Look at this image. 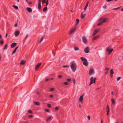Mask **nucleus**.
Wrapping results in <instances>:
<instances>
[{
  "label": "nucleus",
  "mask_w": 123,
  "mask_h": 123,
  "mask_svg": "<svg viewBox=\"0 0 123 123\" xmlns=\"http://www.w3.org/2000/svg\"><path fill=\"white\" fill-rule=\"evenodd\" d=\"M120 7H119L117 8H114L112 9H111V10H117V9H119Z\"/></svg>",
  "instance_id": "c756f323"
},
{
  "label": "nucleus",
  "mask_w": 123,
  "mask_h": 123,
  "mask_svg": "<svg viewBox=\"0 0 123 123\" xmlns=\"http://www.w3.org/2000/svg\"><path fill=\"white\" fill-rule=\"evenodd\" d=\"M18 25V24H17V23H16L15 24V27H17V26Z\"/></svg>",
  "instance_id": "680f3d73"
},
{
  "label": "nucleus",
  "mask_w": 123,
  "mask_h": 123,
  "mask_svg": "<svg viewBox=\"0 0 123 123\" xmlns=\"http://www.w3.org/2000/svg\"><path fill=\"white\" fill-rule=\"evenodd\" d=\"M80 59L82 61H84L83 63L84 66H88V62H87V60L86 59L82 57H80Z\"/></svg>",
  "instance_id": "f257e3e1"
},
{
  "label": "nucleus",
  "mask_w": 123,
  "mask_h": 123,
  "mask_svg": "<svg viewBox=\"0 0 123 123\" xmlns=\"http://www.w3.org/2000/svg\"><path fill=\"white\" fill-rule=\"evenodd\" d=\"M67 80L68 82H70L71 80V79H67Z\"/></svg>",
  "instance_id": "c03bdc74"
},
{
  "label": "nucleus",
  "mask_w": 123,
  "mask_h": 123,
  "mask_svg": "<svg viewBox=\"0 0 123 123\" xmlns=\"http://www.w3.org/2000/svg\"><path fill=\"white\" fill-rule=\"evenodd\" d=\"M71 68L72 71L74 72L75 71L76 69V65L75 64V65L74 64H72L71 65Z\"/></svg>",
  "instance_id": "20e7f679"
},
{
  "label": "nucleus",
  "mask_w": 123,
  "mask_h": 123,
  "mask_svg": "<svg viewBox=\"0 0 123 123\" xmlns=\"http://www.w3.org/2000/svg\"><path fill=\"white\" fill-rule=\"evenodd\" d=\"M42 0H38V8L39 10H41V3Z\"/></svg>",
  "instance_id": "0eeeda50"
},
{
  "label": "nucleus",
  "mask_w": 123,
  "mask_h": 123,
  "mask_svg": "<svg viewBox=\"0 0 123 123\" xmlns=\"http://www.w3.org/2000/svg\"><path fill=\"white\" fill-rule=\"evenodd\" d=\"M47 106L49 108H50L51 107V105L50 104H48L47 105Z\"/></svg>",
  "instance_id": "f704fd0d"
},
{
  "label": "nucleus",
  "mask_w": 123,
  "mask_h": 123,
  "mask_svg": "<svg viewBox=\"0 0 123 123\" xmlns=\"http://www.w3.org/2000/svg\"><path fill=\"white\" fill-rule=\"evenodd\" d=\"M103 23H102V22H100V23H98V24H97V25H98V26H99V25H101Z\"/></svg>",
  "instance_id": "473e14b6"
},
{
  "label": "nucleus",
  "mask_w": 123,
  "mask_h": 123,
  "mask_svg": "<svg viewBox=\"0 0 123 123\" xmlns=\"http://www.w3.org/2000/svg\"><path fill=\"white\" fill-rule=\"evenodd\" d=\"M29 37V36L28 34L26 35V37L25 38V39H27Z\"/></svg>",
  "instance_id": "3c124183"
},
{
  "label": "nucleus",
  "mask_w": 123,
  "mask_h": 123,
  "mask_svg": "<svg viewBox=\"0 0 123 123\" xmlns=\"http://www.w3.org/2000/svg\"><path fill=\"white\" fill-rule=\"evenodd\" d=\"M120 79H121V77H119L117 78V80H120Z\"/></svg>",
  "instance_id": "864d4df0"
},
{
  "label": "nucleus",
  "mask_w": 123,
  "mask_h": 123,
  "mask_svg": "<svg viewBox=\"0 0 123 123\" xmlns=\"http://www.w3.org/2000/svg\"><path fill=\"white\" fill-rule=\"evenodd\" d=\"M110 73L111 74H114V72L112 69H111L110 70Z\"/></svg>",
  "instance_id": "393cba45"
},
{
  "label": "nucleus",
  "mask_w": 123,
  "mask_h": 123,
  "mask_svg": "<svg viewBox=\"0 0 123 123\" xmlns=\"http://www.w3.org/2000/svg\"><path fill=\"white\" fill-rule=\"evenodd\" d=\"M28 112L30 113H32V111L30 110L28 111Z\"/></svg>",
  "instance_id": "49530a36"
},
{
  "label": "nucleus",
  "mask_w": 123,
  "mask_h": 123,
  "mask_svg": "<svg viewBox=\"0 0 123 123\" xmlns=\"http://www.w3.org/2000/svg\"><path fill=\"white\" fill-rule=\"evenodd\" d=\"M47 9V7L46 6L44 7L43 8V12H45L46 11Z\"/></svg>",
  "instance_id": "5701e85b"
},
{
  "label": "nucleus",
  "mask_w": 123,
  "mask_h": 123,
  "mask_svg": "<svg viewBox=\"0 0 123 123\" xmlns=\"http://www.w3.org/2000/svg\"><path fill=\"white\" fill-rule=\"evenodd\" d=\"M20 32L19 31H16L14 33V35L15 36H17L19 35Z\"/></svg>",
  "instance_id": "4468645a"
},
{
  "label": "nucleus",
  "mask_w": 123,
  "mask_h": 123,
  "mask_svg": "<svg viewBox=\"0 0 123 123\" xmlns=\"http://www.w3.org/2000/svg\"><path fill=\"white\" fill-rule=\"evenodd\" d=\"M113 0H106V1L108 2H110L111 1H113Z\"/></svg>",
  "instance_id": "6e6d98bb"
},
{
  "label": "nucleus",
  "mask_w": 123,
  "mask_h": 123,
  "mask_svg": "<svg viewBox=\"0 0 123 123\" xmlns=\"http://www.w3.org/2000/svg\"><path fill=\"white\" fill-rule=\"evenodd\" d=\"M110 48L109 47L107 48L106 49V50L107 51H108V54H110L111 53L113 50V49H112L110 50H109Z\"/></svg>",
  "instance_id": "1a4fd4ad"
},
{
  "label": "nucleus",
  "mask_w": 123,
  "mask_h": 123,
  "mask_svg": "<svg viewBox=\"0 0 123 123\" xmlns=\"http://www.w3.org/2000/svg\"><path fill=\"white\" fill-rule=\"evenodd\" d=\"M111 100L112 101V104L114 105H115V101L114 99L113 98L112 99H111Z\"/></svg>",
  "instance_id": "b1692460"
},
{
  "label": "nucleus",
  "mask_w": 123,
  "mask_h": 123,
  "mask_svg": "<svg viewBox=\"0 0 123 123\" xmlns=\"http://www.w3.org/2000/svg\"><path fill=\"white\" fill-rule=\"evenodd\" d=\"M13 7H14V8H15L17 10L18 9V7L16 6L13 5Z\"/></svg>",
  "instance_id": "bb28decb"
},
{
  "label": "nucleus",
  "mask_w": 123,
  "mask_h": 123,
  "mask_svg": "<svg viewBox=\"0 0 123 123\" xmlns=\"http://www.w3.org/2000/svg\"><path fill=\"white\" fill-rule=\"evenodd\" d=\"M110 76L111 77V78H112L113 76V74H110Z\"/></svg>",
  "instance_id": "e2e57ef3"
},
{
  "label": "nucleus",
  "mask_w": 123,
  "mask_h": 123,
  "mask_svg": "<svg viewBox=\"0 0 123 123\" xmlns=\"http://www.w3.org/2000/svg\"><path fill=\"white\" fill-rule=\"evenodd\" d=\"M108 73V71H107L105 73V74H107Z\"/></svg>",
  "instance_id": "338daca9"
},
{
  "label": "nucleus",
  "mask_w": 123,
  "mask_h": 123,
  "mask_svg": "<svg viewBox=\"0 0 123 123\" xmlns=\"http://www.w3.org/2000/svg\"><path fill=\"white\" fill-rule=\"evenodd\" d=\"M64 84L65 85H68V83L67 82H64Z\"/></svg>",
  "instance_id": "c9c22d12"
},
{
  "label": "nucleus",
  "mask_w": 123,
  "mask_h": 123,
  "mask_svg": "<svg viewBox=\"0 0 123 123\" xmlns=\"http://www.w3.org/2000/svg\"><path fill=\"white\" fill-rule=\"evenodd\" d=\"M86 15V14H83L82 13L81 15V18L82 19L84 18L85 17Z\"/></svg>",
  "instance_id": "6ab92c4d"
},
{
  "label": "nucleus",
  "mask_w": 123,
  "mask_h": 123,
  "mask_svg": "<svg viewBox=\"0 0 123 123\" xmlns=\"http://www.w3.org/2000/svg\"><path fill=\"white\" fill-rule=\"evenodd\" d=\"M82 40L83 42L85 44H86L87 41L86 37L85 36H83L82 37Z\"/></svg>",
  "instance_id": "39448f33"
},
{
  "label": "nucleus",
  "mask_w": 123,
  "mask_h": 123,
  "mask_svg": "<svg viewBox=\"0 0 123 123\" xmlns=\"http://www.w3.org/2000/svg\"><path fill=\"white\" fill-rule=\"evenodd\" d=\"M51 118V117H49L46 120L47 121H48Z\"/></svg>",
  "instance_id": "58836bf2"
},
{
  "label": "nucleus",
  "mask_w": 123,
  "mask_h": 123,
  "mask_svg": "<svg viewBox=\"0 0 123 123\" xmlns=\"http://www.w3.org/2000/svg\"><path fill=\"white\" fill-rule=\"evenodd\" d=\"M4 43V41L3 40H0V43L2 45Z\"/></svg>",
  "instance_id": "c85d7f7f"
},
{
  "label": "nucleus",
  "mask_w": 123,
  "mask_h": 123,
  "mask_svg": "<svg viewBox=\"0 0 123 123\" xmlns=\"http://www.w3.org/2000/svg\"><path fill=\"white\" fill-rule=\"evenodd\" d=\"M87 118L88 119L90 120V117L89 115H88L87 116Z\"/></svg>",
  "instance_id": "09e8293b"
},
{
  "label": "nucleus",
  "mask_w": 123,
  "mask_h": 123,
  "mask_svg": "<svg viewBox=\"0 0 123 123\" xmlns=\"http://www.w3.org/2000/svg\"><path fill=\"white\" fill-rule=\"evenodd\" d=\"M18 46H17L15 48V49L16 50H17V49H18Z\"/></svg>",
  "instance_id": "13d9d810"
},
{
  "label": "nucleus",
  "mask_w": 123,
  "mask_h": 123,
  "mask_svg": "<svg viewBox=\"0 0 123 123\" xmlns=\"http://www.w3.org/2000/svg\"><path fill=\"white\" fill-rule=\"evenodd\" d=\"M41 63L40 62L38 63L36 65L35 67V69L36 70H37L38 69V68L39 67L41 64Z\"/></svg>",
  "instance_id": "9d476101"
},
{
  "label": "nucleus",
  "mask_w": 123,
  "mask_h": 123,
  "mask_svg": "<svg viewBox=\"0 0 123 123\" xmlns=\"http://www.w3.org/2000/svg\"><path fill=\"white\" fill-rule=\"evenodd\" d=\"M109 70V68H106L105 69V70H107V71H108Z\"/></svg>",
  "instance_id": "ea45409f"
},
{
  "label": "nucleus",
  "mask_w": 123,
  "mask_h": 123,
  "mask_svg": "<svg viewBox=\"0 0 123 123\" xmlns=\"http://www.w3.org/2000/svg\"><path fill=\"white\" fill-rule=\"evenodd\" d=\"M109 112H107V116L108 115L109 113Z\"/></svg>",
  "instance_id": "774afa93"
},
{
  "label": "nucleus",
  "mask_w": 123,
  "mask_h": 123,
  "mask_svg": "<svg viewBox=\"0 0 123 123\" xmlns=\"http://www.w3.org/2000/svg\"><path fill=\"white\" fill-rule=\"evenodd\" d=\"M46 2V6H48V4L49 3V0H47Z\"/></svg>",
  "instance_id": "2f4dec72"
},
{
  "label": "nucleus",
  "mask_w": 123,
  "mask_h": 123,
  "mask_svg": "<svg viewBox=\"0 0 123 123\" xmlns=\"http://www.w3.org/2000/svg\"><path fill=\"white\" fill-rule=\"evenodd\" d=\"M8 35V34L7 33H6V36H5V38H6L7 37V36Z\"/></svg>",
  "instance_id": "4d7b16f0"
},
{
  "label": "nucleus",
  "mask_w": 123,
  "mask_h": 123,
  "mask_svg": "<svg viewBox=\"0 0 123 123\" xmlns=\"http://www.w3.org/2000/svg\"><path fill=\"white\" fill-rule=\"evenodd\" d=\"M87 6H88L87 5H86V6H85V7H84V11H86V10L87 7Z\"/></svg>",
  "instance_id": "4c0bfd02"
},
{
  "label": "nucleus",
  "mask_w": 123,
  "mask_h": 123,
  "mask_svg": "<svg viewBox=\"0 0 123 123\" xmlns=\"http://www.w3.org/2000/svg\"><path fill=\"white\" fill-rule=\"evenodd\" d=\"M41 2L43 3H44L46 2V0H42V1H41Z\"/></svg>",
  "instance_id": "72a5a7b5"
},
{
  "label": "nucleus",
  "mask_w": 123,
  "mask_h": 123,
  "mask_svg": "<svg viewBox=\"0 0 123 123\" xmlns=\"http://www.w3.org/2000/svg\"><path fill=\"white\" fill-rule=\"evenodd\" d=\"M59 109V108L58 107H55V110L56 111H57Z\"/></svg>",
  "instance_id": "a19ab883"
},
{
  "label": "nucleus",
  "mask_w": 123,
  "mask_h": 123,
  "mask_svg": "<svg viewBox=\"0 0 123 123\" xmlns=\"http://www.w3.org/2000/svg\"><path fill=\"white\" fill-rule=\"evenodd\" d=\"M54 90V88H52L50 89V91H53Z\"/></svg>",
  "instance_id": "79ce46f5"
},
{
  "label": "nucleus",
  "mask_w": 123,
  "mask_h": 123,
  "mask_svg": "<svg viewBox=\"0 0 123 123\" xmlns=\"http://www.w3.org/2000/svg\"><path fill=\"white\" fill-rule=\"evenodd\" d=\"M73 81L74 84H75V79L74 78L73 79Z\"/></svg>",
  "instance_id": "de8ad7c7"
},
{
  "label": "nucleus",
  "mask_w": 123,
  "mask_h": 123,
  "mask_svg": "<svg viewBox=\"0 0 123 123\" xmlns=\"http://www.w3.org/2000/svg\"><path fill=\"white\" fill-rule=\"evenodd\" d=\"M18 46H17L15 48V49L16 50H17V49H18Z\"/></svg>",
  "instance_id": "bf43d9fd"
},
{
  "label": "nucleus",
  "mask_w": 123,
  "mask_h": 123,
  "mask_svg": "<svg viewBox=\"0 0 123 123\" xmlns=\"http://www.w3.org/2000/svg\"><path fill=\"white\" fill-rule=\"evenodd\" d=\"M76 29V27L75 26L74 28L72 30L70 31V34H71L72 33H73L74 32Z\"/></svg>",
  "instance_id": "f8f14e48"
},
{
  "label": "nucleus",
  "mask_w": 123,
  "mask_h": 123,
  "mask_svg": "<svg viewBox=\"0 0 123 123\" xmlns=\"http://www.w3.org/2000/svg\"><path fill=\"white\" fill-rule=\"evenodd\" d=\"M33 117V116L32 115H30L29 116V117H30V118L31 117Z\"/></svg>",
  "instance_id": "5fc2aeb1"
},
{
  "label": "nucleus",
  "mask_w": 123,
  "mask_h": 123,
  "mask_svg": "<svg viewBox=\"0 0 123 123\" xmlns=\"http://www.w3.org/2000/svg\"><path fill=\"white\" fill-rule=\"evenodd\" d=\"M43 40V37H42L40 40L39 42V43H40Z\"/></svg>",
  "instance_id": "e433bc0d"
},
{
  "label": "nucleus",
  "mask_w": 123,
  "mask_h": 123,
  "mask_svg": "<svg viewBox=\"0 0 123 123\" xmlns=\"http://www.w3.org/2000/svg\"><path fill=\"white\" fill-rule=\"evenodd\" d=\"M69 67V66L68 65H66V66H63V67H66V68H68Z\"/></svg>",
  "instance_id": "8fccbe9b"
},
{
  "label": "nucleus",
  "mask_w": 123,
  "mask_h": 123,
  "mask_svg": "<svg viewBox=\"0 0 123 123\" xmlns=\"http://www.w3.org/2000/svg\"><path fill=\"white\" fill-rule=\"evenodd\" d=\"M8 45L7 44H6L4 46V47L3 48V49L4 50H5V49H6L7 48Z\"/></svg>",
  "instance_id": "aec40b11"
},
{
  "label": "nucleus",
  "mask_w": 123,
  "mask_h": 123,
  "mask_svg": "<svg viewBox=\"0 0 123 123\" xmlns=\"http://www.w3.org/2000/svg\"><path fill=\"white\" fill-rule=\"evenodd\" d=\"M2 39V37L1 35L0 34V39Z\"/></svg>",
  "instance_id": "69168bd1"
},
{
  "label": "nucleus",
  "mask_w": 123,
  "mask_h": 123,
  "mask_svg": "<svg viewBox=\"0 0 123 123\" xmlns=\"http://www.w3.org/2000/svg\"><path fill=\"white\" fill-rule=\"evenodd\" d=\"M83 95H82L80 97L79 100V101L81 102H82V101L83 98Z\"/></svg>",
  "instance_id": "f3484780"
},
{
  "label": "nucleus",
  "mask_w": 123,
  "mask_h": 123,
  "mask_svg": "<svg viewBox=\"0 0 123 123\" xmlns=\"http://www.w3.org/2000/svg\"><path fill=\"white\" fill-rule=\"evenodd\" d=\"M16 50L14 49V51H13V52H12V54H13L15 53L16 52Z\"/></svg>",
  "instance_id": "37998d69"
},
{
  "label": "nucleus",
  "mask_w": 123,
  "mask_h": 123,
  "mask_svg": "<svg viewBox=\"0 0 123 123\" xmlns=\"http://www.w3.org/2000/svg\"><path fill=\"white\" fill-rule=\"evenodd\" d=\"M84 51L86 53H88L89 52V48L88 47H86L84 49Z\"/></svg>",
  "instance_id": "423d86ee"
},
{
  "label": "nucleus",
  "mask_w": 123,
  "mask_h": 123,
  "mask_svg": "<svg viewBox=\"0 0 123 123\" xmlns=\"http://www.w3.org/2000/svg\"><path fill=\"white\" fill-rule=\"evenodd\" d=\"M74 49L75 50H78L79 49L78 48V47H77L74 46Z\"/></svg>",
  "instance_id": "cd10ccee"
},
{
  "label": "nucleus",
  "mask_w": 123,
  "mask_h": 123,
  "mask_svg": "<svg viewBox=\"0 0 123 123\" xmlns=\"http://www.w3.org/2000/svg\"><path fill=\"white\" fill-rule=\"evenodd\" d=\"M110 110L109 108V107L108 105H107V112H110Z\"/></svg>",
  "instance_id": "a878e982"
},
{
  "label": "nucleus",
  "mask_w": 123,
  "mask_h": 123,
  "mask_svg": "<svg viewBox=\"0 0 123 123\" xmlns=\"http://www.w3.org/2000/svg\"><path fill=\"white\" fill-rule=\"evenodd\" d=\"M49 79H46L45 80L46 81H48L49 80Z\"/></svg>",
  "instance_id": "052dcab7"
},
{
  "label": "nucleus",
  "mask_w": 123,
  "mask_h": 123,
  "mask_svg": "<svg viewBox=\"0 0 123 123\" xmlns=\"http://www.w3.org/2000/svg\"><path fill=\"white\" fill-rule=\"evenodd\" d=\"M93 72L94 70L92 68H91L89 71V75H92Z\"/></svg>",
  "instance_id": "9b49d317"
},
{
  "label": "nucleus",
  "mask_w": 123,
  "mask_h": 123,
  "mask_svg": "<svg viewBox=\"0 0 123 123\" xmlns=\"http://www.w3.org/2000/svg\"><path fill=\"white\" fill-rule=\"evenodd\" d=\"M90 83L89 85V86H90L93 83H95V81L96 80V78H94L93 77H92L90 79Z\"/></svg>",
  "instance_id": "f03ea898"
},
{
  "label": "nucleus",
  "mask_w": 123,
  "mask_h": 123,
  "mask_svg": "<svg viewBox=\"0 0 123 123\" xmlns=\"http://www.w3.org/2000/svg\"><path fill=\"white\" fill-rule=\"evenodd\" d=\"M89 2L88 1V2H87V3H86V5H87L88 6V4H89Z\"/></svg>",
  "instance_id": "0e129e2a"
},
{
  "label": "nucleus",
  "mask_w": 123,
  "mask_h": 123,
  "mask_svg": "<svg viewBox=\"0 0 123 123\" xmlns=\"http://www.w3.org/2000/svg\"><path fill=\"white\" fill-rule=\"evenodd\" d=\"M100 31V29H98L95 30L93 34V36H94L95 35H96L98 32L99 31Z\"/></svg>",
  "instance_id": "6e6552de"
},
{
  "label": "nucleus",
  "mask_w": 123,
  "mask_h": 123,
  "mask_svg": "<svg viewBox=\"0 0 123 123\" xmlns=\"http://www.w3.org/2000/svg\"><path fill=\"white\" fill-rule=\"evenodd\" d=\"M34 104L37 105H40V103L37 101L35 102Z\"/></svg>",
  "instance_id": "4be33fe9"
},
{
  "label": "nucleus",
  "mask_w": 123,
  "mask_h": 123,
  "mask_svg": "<svg viewBox=\"0 0 123 123\" xmlns=\"http://www.w3.org/2000/svg\"><path fill=\"white\" fill-rule=\"evenodd\" d=\"M49 97H50V98H53L54 97V96L52 94H50V95H49Z\"/></svg>",
  "instance_id": "a18cd8bd"
},
{
  "label": "nucleus",
  "mask_w": 123,
  "mask_h": 123,
  "mask_svg": "<svg viewBox=\"0 0 123 123\" xmlns=\"http://www.w3.org/2000/svg\"><path fill=\"white\" fill-rule=\"evenodd\" d=\"M58 77L60 78H61L62 77V76L61 75H58Z\"/></svg>",
  "instance_id": "603ef678"
},
{
  "label": "nucleus",
  "mask_w": 123,
  "mask_h": 123,
  "mask_svg": "<svg viewBox=\"0 0 123 123\" xmlns=\"http://www.w3.org/2000/svg\"><path fill=\"white\" fill-rule=\"evenodd\" d=\"M76 23L75 25V26L76 27L78 24L79 23V20L78 19H76Z\"/></svg>",
  "instance_id": "412c9836"
},
{
  "label": "nucleus",
  "mask_w": 123,
  "mask_h": 123,
  "mask_svg": "<svg viewBox=\"0 0 123 123\" xmlns=\"http://www.w3.org/2000/svg\"><path fill=\"white\" fill-rule=\"evenodd\" d=\"M17 43L15 42L13 43H12L11 45V47L12 48H13L15 47Z\"/></svg>",
  "instance_id": "ddd939ff"
},
{
  "label": "nucleus",
  "mask_w": 123,
  "mask_h": 123,
  "mask_svg": "<svg viewBox=\"0 0 123 123\" xmlns=\"http://www.w3.org/2000/svg\"><path fill=\"white\" fill-rule=\"evenodd\" d=\"M26 62V61L24 60H22L20 63V64L21 65H23L25 64Z\"/></svg>",
  "instance_id": "a211bd4d"
},
{
  "label": "nucleus",
  "mask_w": 123,
  "mask_h": 123,
  "mask_svg": "<svg viewBox=\"0 0 123 123\" xmlns=\"http://www.w3.org/2000/svg\"><path fill=\"white\" fill-rule=\"evenodd\" d=\"M99 35H97V36H95L92 38V40L93 41L94 40H96L97 39L99 38Z\"/></svg>",
  "instance_id": "2eb2a0df"
},
{
  "label": "nucleus",
  "mask_w": 123,
  "mask_h": 123,
  "mask_svg": "<svg viewBox=\"0 0 123 123\" xmlns=\"http://www.w3.org/2000/svg\"><path fill=\"white\" fill-rule=\"evenodd\" d=\"M45 111L48 112H50L49 110L48 109H45Z\"/></svg>",
  "instance_id": "7c9ffc66"
},
{
  "label": "nucleus",
  "mask_w": 123,
  "mask_h": 123,
  "mask_svg": "<svg viewBox=\"0 0 123 123\" xmlns=\"http://www.w3.org/2000/svg\"><path fill=\"white\" fill-rule=\"evenodd\" d=\"M108 19L107 18H103V17H101L99 18V21L100 22L101 21H102V23H104L105 22L107 21Z\"/></svg>",
  "instance_id": "7ed1b4c3"
},
{
  "label": "nucleus",
  "mask_w": 123,
  "mask_h": 123,
  "mask_svg": "<svg viewBox=\"0 0 123 123\" xmlns=\"http://www.w3.org/2000/svg\"><path fill=\"white\" fill-rule=\"evenodd\" d=\"M26 9L28 12H31L32 11V9L30 7H27Z\"/></svg>",
  "instance_id": "dca6fc26"
}]
</instances>
